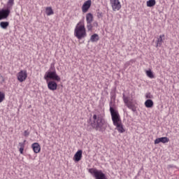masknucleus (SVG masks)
<instances>
[{"instance_id":"22","label":"nucleus","mask_w":179,"mask_h":179,"mask_svg":"<svg viewBox=\"0 0 179 179\" xmlns=\"http://www.w3.org/2000/svg\"><path fill=\"white\" fill-rule=\"evenodd\" d=\"M156 5V0H148L147 1V6L148 8H152Z\"/></svg>"},{"instance_id":"19","label":"nucleus","mask_w":179,"mask_h":179,"mask_svg":"<svg viewBox=\"0 0 179 179\" xmlns=\"http://www.w3.org/2000/svg\"><path fill=\"white\" fill-rule=\"evenodd\" d=\"M163 37H164V34L160 35L159 37L157 38L156 47L162 46V45L163 44Z\"/></svg>"},{"instance_id":"27","label":"nucleus","mask_w":179,"mask_h":179,"mask_svg":"<svg viewBox=\"0 0 179 179\" xmlns=\"http://www.w3.org/2000/svg\"><path fill=\"white\" fill-rule=\"evenodd\" d=\"M96 16H97L98 19H103V13L98 10L96 12Z\"/></svg>"},{"instance_id":"4","label":"nucleus","mask_w":179,"mask_h":179,"mask_svg":"<svg viewBox=\"0 0 179 179\" xmlns=\"http://www.w3.org/2000/svg\"><path fill=\"white\" fill-rule=\"evenodd\" d=\"M74 36L78 40H82V38H85L87 36V34L86 33V27H85V23L83 21H80L75 29H74Z\"/></svg>"},{"instance_id":"8","label":"nucleus","mask_w":179,"mask_h":179,"mask_svg":"<svg viewBox=\"0 0 179 179\" xmlns=\"http://www.w3.org/2000/svg\"><path fill=\"white\" fill-rule=\"evenodd\" d=\"M45 80H46V83L48 85V88L49 89V90H51L52 92L57 90L58 87V84H57V80H50V79H48Z\"/></svg>"},{"instance_id":"28","label":"nucleus","mask_w":179,"mask_h":179,"mask_svg":"<svg viewBox=\"0 0 179 179\" xmlns=\"http://www.w3.org/2000/svg\"><path fill=\"white\" fill-rule=\"evenodd\" d=\"M146 99H153V95L150 92H147L145 94Z\"/></svg>"},{"instance_id":"12","label":"nucleus","mask_w":179,"mask_h":179,"mask_svg":"<svg viewBox=\"0 0 179 179\" xmlns=\"http://www.w3.org/2000/svg\"><path fill=\"white\" fill-rule=\"evenodd\" d=\"M90 6H92V0H87L85 1L82 6L83 13H87L89 9H90Z\"/></svg>"},{"instance_id":"11","label":"nucleus","mask_w":179,"mask_h":179,"mask_svg":"<svg viewBox=\"0 0 179 179\" xmlns=\"http://www.w3.org/2000/svg\"><path fill=\"white\" fill-rule=\"evenodd\" d=\"M110 5L112 7V9L114 12L116 10H120L121 9V2H120V0H110Z\"/></svg>"},{"instance_id":"29","label":"nucleus","mask_w":179,"mask_h":179,"mask_svg":"<svg viewBox=\"0 0 179 179\" xmlns=\"http://www.w3.org/2000/svg\"><path fill=\"white\" fill-rule=\"evenodd\" d=\"M29 135H30V131H29V130H25L24 131V136H25L26 138H27V136H29Z\"/></svg>"},{"instance_id":"3","label":"nucleus","mask_w":179,"mask_h":179,"mask_svg":"<svg viewBox=\"0 0 179 179\" xmlns=\"http://www.w3.org/2000/svg\"><path fill=\"white\" fill-rule=\"evenodd\" d=\"M45 80H56V82H61V77L57 73V70L55 69V63H52L50 64L49 71H46L44 75Z\"/></svg>"},{"instance_id":"35","label":"nucleus","mask_w":179,"mask_h":179,"mask_svg":"<svg viewBox=\"0 0 179 179\" xmlns=\"http://www.w3.org/2000/svg\"><path fill=\"white\" fill-rule=\"evenodd\" d=\"M137 176H141V171H138Z\"/></svg>"},{"instance_id":"13","label":"nucleus","mask_w":179,"mask_h":179,"mask_svg":"<svg viewBox=\"0 0 179 179\" xmlns=\"http://www.w3.org/2000/svg\"><path fill=\"white\" fill-rule=\"evenodd\" d=\"M83 153V151L82 150H78L76 154L74 155V157L73 159L76 163H78V162H80L82 160V154Z\"/></svg>"},{"instance_id":"2","label":"nucleus","mask_w":179,"mask_h":179,"mask_svg":"<svg viewBox=\"0 0 179 179\" xmlns=\"http://www.w3.org/2000/svg\"><path fill=\"white\" fill-rule=\"evenodd\" d=\"M110 115L113 124L116 127V129L118 131L119 134H124V132H125V129H124V125L121 121V116L120 115L118 110L110 108Z\"/></svg>"},{"instance_id":"18","label":"nucleus","mask_w":179,"mask_h":179,"mask_svg":"<svg viewBox=\"0 0 179 179\" xmlns=\"http://www.w3.org/2000/svg\"><path fill=\"white\" fill-rule=\"evenodd\" d=\"M154 103L152 99H147L145 102V106L147 108H152L153 107Z\"/></svg>"},{"instance_id":"20","label":"nucleus","mask_w":179,"mask_h":179,"mask_svg":"<svg viewBox=\"0 0 179 179\" xmlns=\"http://www.w3.org/2000/svg\"><path fill=\"white\" fill-rule=\"evenodd\" d=\"M0 27L1 29H3L4 30H6V29H8V27H9V22L6 21V22H0Z\"/></svg>"},{"instance_id":"16","label":"nucleus","mask_w":179,"mask_h":179,"mask_svg":"<svg viewBox=\"0 0 179 179\" xmlns=\"http://www.w3.org/2000/svg\"><path fill=\"white\" fill-rule=\"evenodd\" d=\"M99 40H100V37L97 34H92L90 38V41H91V43H97Z\"/></svg>"},{"instance_id":"30","label":"nucleus","mask_w":179,"mask_h":179,"mask_svg":"<svg viewBox=\"0 0 179 179\" xmlns=\"http://www.w3.org/2000/svg\"><path fill=\"white\" fill-rule=\"evenodd\" d=\"M24 143H26V140H24L23 143H19V146H20V148L22 149H24Z\"/></svg>"},{"instance_id":"6","label":"nucleus","mask_w":179,"mask_h":179,"mask_svg":"<svg viewBox=\"0 0 179 179\" xmlns=\"http://www.w3.org/2000/svg\"><path fill=\"white\" fill-rule=\"evenodd\" d=\"M115 99H117V87L116 86L113 87L110 91V101L109 103L110 113H111V108H113V110H117L115 109Z\"/></svg>"},{"instance_id":"24","label":"nucleus","mask_w":179,"mask_h":179,"mask_svg":"<svg viewBox=\"0 0 179 179\" xmlns=\"http://www.w3.org/2000/svg\"><path fill=\"white\" fill-rule=\"evenodd\" d=\"M14 3H15V0H8L6 8H8L10 10H11Z\"/></svg>"},{"instance_id":"10","label":"nucleus","mask_w":179,"mask_h":179,"mask_svg":"<svg viewBox=\"0 0 179 179\" xmlns=\"http://www.w3.org/2000/svg\"><path fill=\"white\" fill-rule=\"evenodd\" d=\"M10 15V10L9 8H2L0 10V20H4L5 19H8Z\"/></svg>"},{"instance_id":"31","label":"nucleus","mask_w":179,"mask_h":179,"mask_svg":"<svg viewBox=\"0 0 179 179\" xmlns=\"http://www.w3.org/2000/svg\"><path fill=\"white\" fill-rule=\"evenodd\" d=\"M129 62L130 63V65H132V64H135V62H136V60L135 59H131Z\"/></svg>"},{"instance_id":"14","label":"nucleus","mask_w":179,"mask_h":179,"mask_svg":"<svg viewBox=\"0 0 179 179\" xmlns=\"http://www.w3.org/2000/svg\"><path fill=\"white\" fill-rule=\"evenodd\" d=\"M170 142V139L167 137H161L157 138L155 140V145H157L159 143H169Z\"/></svg>"},{"instance_id":"32","label":"nucleus","mask_w":179,"mask_h":179,"mask_svg":"<svg viewBox=\"0 0 179 179\" xmlns=\"http://www.w3.org/2000/svg\"><path fill=\"white\" fill-rule=\"evenodd\" d=\"M129 65H131V63H129V61L126 62L124 64V68H128V66H129Z\"/></svg>"},{"instance_id":"1","label":"nucleus","mask_w":179,"mask_h":179,"mask_svg":"<svg viewBox=\"0 0 179 179\" xmlns=\"http://www.w3.org/2000/svg\"><path fill=\"white\" fill-rule=\"evenodd\" d=\"M105 117L104 113L94 114L92 118L89 120L88 124L92 129L99 131V132H104L110 126Z\"/></svg>"},{"instance_id":"23","label":"nucleus","mask_w":179,"mask_h":179,"mask_svg":"<svg viewBox=\"0 0 179 179\" xmlns=\"http://www.w3.org/2000/svg\"><path fill=\"white\" fill-rule=\"evenodd\" d=\"M145 73L150 79H155V75L153 74V71H152V70H147Z\"/></svg>"},{"instance_id":"15","label":"nucleus","mask_w":179,"mask_h":179,"mask_svg":"<svg viewBox=\"0 0 179 179\" xmlns=\"http://www.w3.org/2000/svg\"><path fill=\"white\" fill-rule=\"evenodd\" d=\"M31 148L33 149L34 153H40V151L41 150V147L38 143H32Z\"/></svg>"},{"instance_id":"36","label":"nucleus","mask_w":179,"mask_h":179,"mask_svg":"<svg viewBox=\"0 0 179 179\" xmlns=\"http://www.w3.org/2000/svg\"><path fill=\"white\" fill-rule=\"evenodd\" d=\"M142 170H143V166L141 167V169H140V171H142Z\"/></svg>"},{"instance_id":"5","label":"nucleus","mask_w":179,"mask_h":179,"mask_svg":"<svg viewBox=\"0 0 179 179\" xmlns=\"http://www.w3.org/2000/svg\"><path fill=\"white\" fill-rule=\"evenodd\" d=\"M88 173L94 177L95 179H108L107 175L103 172L101 170H98L96 168H90L88 169Z\"/></svg>"},{"instance_id":"25","label":"nucleus","mask_w":179,"mask_h":179,"mask_svg":"<svg viewBox=\"0 0 179 179\" xmlns=\"http://www.w3.org/2000/svg\"><path fill=\"white\" fill-rule=\"evenodd\" d=\"M122 99L125 106H127L129 103V96H125V93H123Z\"/></svg>"},{"instance_id":"33","label":"nucleus","mask_w":179,"mask_h":179,"mask_svg":"<svg viewBox=\"0 0 179 179\" xmlns=\"http://www.w3.org/2000/svg\"><path fill=\"white\" fill-rule=\"evenodd\" d=\"M92 25V27H97V26H99V23L97 22H94Z\"/></svg>"},{"instance_id":"34","label":"nucleus","mask_w":179,"mask_h":179,"mask_svg":"<svg viewBox=\"0 0 179 179\" xmlns=\"http://www.w3.org/2000/svg\"><path fill=\"white\" fill-rule=\"evenodd\" d=\"M24 150V148H20V149H19L20 153L21 155H23Z\"/></svg>"},{"instance_id":"26","label":"nucleus","mask_w":179,"mask_h":179,"mask_svg":"<svg viewBox=\"0 0 179 179\" xmlns=\"http://www.w3.org/2000/svg\"><path fill=\"white\" fill-rule=\"evenodd\" d=\"M3 100H5V93L0 92V103H2Z\"/></svg>"},{"instance_id":"17","label":"nucleus","mask_w":179,"mask_h":179,"mask_svg":"<svg viewBox=\"0 0 179 179\" xmlns=\"http://www.w3.org/2000/svg\"><path fill=\"white\" fill-rule=\"evenodd\" d=\"M126 106L127 107V108H129V110H131L133 113H136V106H135V104H134V103H132V101H129V103H127Z\"/></svg>"},{"instance_id":"21","label":"nucleus","mask_w":179,"mask_h":179,"mask_svg":"<svg viewBox=\"0 0 179 179\" xmlns=\"http://www.w3.org/2000/svg\"><path fill=\"white\" fill-rule=\"evenodd\" d=\"M45 13L47 16H51V15H54V10H52V7H46Z\"/></svg>"},{"instance_id":"9","label":"nucleus","mask_w":179,"mask_h":179,"mask_svg":"<svg viewBox=\"0 0 179 179\" xmlns=\"http://www.w3.org/2000/svg\"><path fill=\"white\" fill-rule=\"evenodd\" d=\"M17 79L20 83L24 82L26 79H27V71L26 70H21L17 74Z\"/></svg>"},{"instance_id":"7","label":"nucleus","mask_w":179,"mask_h":179,"mask_svg":"<svg viewBox=\"0 0 179 179\" xmlns=\"http://www.w3.org/2000/svg\"><path fill=\"white\" fill-rule=\"evenodd\" d=\"M86 22H87V29L88 31H92L93 30V25L92 24L93 22V14L92 13H88L86 14Z\"/></svg>"}]
</instances>
